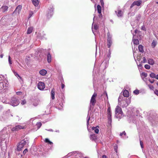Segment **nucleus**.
Wrapping results in <instances>:
<instances>
[{"label": "nucleus", "instance_id": "1", "mask_svg": "<svg viewBox=\"0 0 158 158\" xmlns=\"http://www.w3.org/2000/svg\"><path fill=\"white\" fill-rule=\"evenodd\" d=\"M130 103L129 99H127L123 96L120 95L118 98V104L123 107H126Z\"/></svg>", "mask_w": 158, "mask_h": 158}, {"label": "nucleus", "instance_id": "2", "mask_svg": "<svg viewBox=\"0 0 158 158\" xmlns=\"http://www.w3.org/2000/svg\"><path fill=\"white\" fill-rule=\"evenodd\" d=\"M29 143L28 140L27 138L21 140L19 143L17 148V150L19 151H21L23 147Z\"/></svg>", "mask_w": 158, "mask_h": 158}, {"label": "nucleus", "instance_id": "3", "mask_svg": "<svg viewBox=\"0 0 158 158\" xmlns=\"http://www.w3.org/2000/svg\"><path fill=\"white\" fill-rule=\"evenodd\" d=\"M57 102L56 105L58 106H56V108L60 110H62L63 107V103L64 102V99L63 98H59Z\"/></svg>", "mask_w": 158, "mask_h": 158}, {"label": "nucleus", "instance_id": "4", "mask_svg": "<svg viewBox=\"0 0 158 158\" xmlns=\"http://www.w3.org/2000/svg\"><path fill=\"white\" fill-rule=\"evenodd\" d=\"M123 112L121 108L117 106L115 108V117L118 118H120L122 115Z\"/></svg>", "mask_w": 158, "mask_h": 158}, {"label": "nucleus", "instance_id": "5", "mask_svg": "<svg viewBox=\"0 0 158 158\" xmlns=\"http://www.w3.org/2000/svg\"><path fill=\"white\" fill-rule=\"evenodd\" d=\"M107 106L108 107L107 109V117L108 119V123L110 124H111L112 122L111 119V110L110 109V104L109 103V102L107 101Z\"/></svg>", "mask_w": 158, "mask_h": 158}, {"label": "nucleus", "instance_id": "6", "mask_svg": "<svg viewBox=\"0 0 158 158\" xmlns=\"http://www.w3.org/2000/svg\"><path fill=\"white\" fill-rule=\"evenodd\" d=\"M19 103V99L18 98L15 97H13L11 98L10 101V104L15 106H18Z\"/></svg>", "mask_w": 158, "mask_h": 158}, {"label": "nucleus", "instance_id": "7", "mask_svg": "<svg viewBox=\"0 0 158 158\" xmlns=\"http://www.w3.org/2000/svg\"><path fill=\"white\" fill-rule=\"evenodd\" d=\"M54 9L53 6L52 5H51L48 8L47 13V17L48 19L50 18L52 16Z\"/></svg>", "mask_w": 158, "mask_h": 158}, {"label": "nucleus", "instance_id": "8", "mask_svg": "<svg viewBox=\"0 0 158 158\" xmlns=\"http://www.w3.org/2000/svg\"><path fill=\"white\" fill-rule=\"evenodd\" d=\"M97 93L95 92H94L92 95L91 100H90V106H94L95 105V104L96 102V98L97 97Z\"/></svg>", "mask_w": 158, "mask_h": 158}, {"label": "nucleus", "instance_id": "9", "mask_svg": "<svg viewBox=\"0 0 158 158\" xmlns=\"http://www.w3.org/2000/svg\"><path fill=\"white\" fill-rule=\"evenodd\" d=\"M25 128V126L24 125L20 124L13 127L11 129V130L12 131H17L20 129H24Z\"/></svg>", "mask_w": 158, "mask_h": 158}, {"label": "nucleus", "instance_id": "10", "mask_svg": "<svg viewBox=\"0 0 158 158\" xmlns=\"http://www.w3.org/2000/svg\"><path fill=\"white\" fill-rule=\"evenodd\" d=\"M107 46L108 48H110L111 46L112 43V36L110 35V33L108 32L107 34Z\"/></svg>", "mask_w": 158, "mask_h": 158}, {"label": "nucleus", "instance_id": "11", "mask_svg": "<svg viewBox=\"0 0 158 158\" xmlns=\"http://www.w3.org/2000/svg\"><path fill=\"white\" fill-rule=\"evenodd\" d=\"M10 115V114L8 112H6L2 114L0 118V119L2 121H5L9 118Z\"/></svg>", "mask_w": 158, "mask_h": 158}, {"label": "nucleus", "instance_id": "12", "mask_svg": "<svg viewBox=\"0 0 158 158\" xmlns=\"http://www.w3.org/2000/svg\"><path fill=\"white\" fill-rule=\"evenodd\" d=\"M1 146L2 148L6 149L7 147V139H1Z\"/></svg>", "mask_w": 158, "mask_h": 158}, {"label": "nucleus", "instance_id": "13", "mask_svg": "<svg viewBox=\"0 0 158 158\" xmlns=\"http://www.w3.org/2000/svg\"><path fill=\"white\" fill-rule=\"evenodd\" d=\"M38 88L40 90H44L45 88V86L44 83L41 81H40L38 84Z\"/></svg>", "mask_w": 158, "mask_h": 158}, {"label": "nucleus", "instance_id": "14", "mask_svg": "<svg viewBox=\"0 0 158 158\" xmlns=\"http://www.w3.org/2000/svg\"><path fill=\"white\" fill-rule=\"evenodd\" d=\"M142 1L141 0H138L134 1L131 5L130 8H132L134 6H139L141 4Z\"/></svg>", "mask_w": 158, "mask_h": 158}, {"label": "nucleus", "instance_id": "15", "mask_svg": "<svg viewBox=\"0 0 158 158\" xmlns=\"http://www.w3.org/2000/svg\"><path fill=\"white\" fill-rule=\"evenodd\" d=\"M98 27L96 24H94L93 23L92 25V31L94 34L95 35V32L98 30Z\"/></svg>", "mask_w": 158, "mask_h": 158}, {"label": "nucleus", "instance_id": "16", "mask_svg": "<svg viewBox=\"0 0 158 158\" xmlns=\"http://www.w3.org/2000/svg\"><path fill=\"white\" fill-rule=\"evenodd\" d=\"M97 10L99 14V17L100 18H101L102 17V15L101 14V7L99 5H98L97 6Z\"/></svg>", "mask_w": 158, "mask_h": 158}, {"label": "nucleus", "instance_id": "17", "mask_svg": "<svg viewBox=\"0 0 158 158\" xmlns=\"http://www.w3.org/2000/svg\"><path fill=\"white\" fill-rule=\"evenodd\" d=\"M21 9L22 6L20 5H19L17 6L14 12L16 14L17 13L19 14L21 10Z\"/></svg>", "mask_w": 158, "mask_h": 158}, {"label": "nucleus", "instance_id": "18", "mask_svg": "<svg viewBox=\"0 0 158 158\" xmlns=\"http://www.w3.org/2000/svg\"><path fill=\"white\" fill-rule=\"evenodd\" d=\"M110 53H109L107 55V58H106L105 62V63H106V65L105 66V67L106 68L107 66H108V64L109 63V60L110 58Z\"/></svg>", "mask_w": 158, "mask_h": 158}, {"label": "nucleus", "instance_id": "19", "mask_svg": "<svg viewBox=\"0 0 158 158\" xmlns=\"http://www.w3.org/2000/svg\"><path fill=\"white\" fill-rule=\"evenodd\" d=\"M89 137L91 140L94 141H95V140L98 139L97 136L95 135L94 134L91 135Z\"/></svg>", "mask_w": 158, "mask_h": 158}, {"label": "nucleus", "instance_id": "20", "mask_svg": "<svg viewBox=\"0 0 158 158\" xmlns=\"http://www.w3.org/2000/svg\"><path fill=\"white\" fill-rule=\"evenodd\" d=\"M123 94L124 96L123 97H128L129 96V92L128 90L125 89L123 91Z\"/></svg>", "mask_w": 158, "mask_h": 158}, {"label": "nucleus", "instance_id": "21", "mask_svg": "<svg viewBox=\"0 0 158 158\" xmlns=\"http://www.w3.org/2000/svg\"><path fill=\"white\" fill-rule=\"evenodd\" d=\"M39 73L42 76H44L47 74V71L46 70L43 69L39 71Z\"/></svg>", "mask_w": 158, "mask_h": 158}, {"label": "nucleus", "instance_id": "22", "mask_svg": "<svg viewBox=\"0 0 158 158\" xmlns=\"http://www.w3.org/2000/svg\"><path fill=\"white\" fill-rule=\"evenodd\" d=\"M150 77L158 80V74L156 75L154 73H152L150 74Z\"/></svg>", "mask_w": 158, "mask_h": 158}, {"label": "nucleus", "instance_id": "23", "mask_svg": "<svg viewBox=\"0 0 158 158\" xmlns=\"http://www.w3.org/2000/svg\"><path fill=\"white\" fill-rule=\"evenodd\" d=\"M116 14L118 17H121L122 16L123 13L121 10H118L115 11Z\"/></svg>", "mask_w": 158, "mask_h": 158}, {"label": "nucleus", "instance_id": "24", "mask_svg": "<svg viewBox=\"0 0 158 158\" xmlns=\"http://www.w3.org/2000/svg\"><path fill=\"white\" fill-rule=\"evenodd\" d=\"M99 127L98 126H97L96 127H93L92 129L94 131L95 133L98 134V133L99 131Z\"/></svg>", "mask_w": 158, "mask_h": 158}, {"label": "nucleus", "instance_id": "25", "mask_svg": "<svg viewBox=\"0 0 158 158\" xmlns=\"http://www.w3.org/2000/svg\"><path fill=\"white\" fill-rule=\"evenodd\" d=\"M33 4L35 6H37L39 4V1L38 0H31Z\"/></svg>", "mask_w": 158, "mask_h": 158}, {"label": "nucleus", "instance_id": "26", "mask_svg": "<svg viewBox=\"0 0 158 158\" xmlns=\"http://www.w3.org/2000/svg\"><path fill=\"white\" fill-rule=\"evenodd\" d=\"M148 63L152 65H153L154 64L155 62L154 60L152 59L149 58L148 59Z\"/></svg>", "mask_w": 158, "mask_h": 158}, {"label": "nucleus", "instance_id": "27", "mask_svg": "<svg viewBox=\"0 0 158 158\" xmlns=\"http://www.w3.org/2000/svg\"><path fill=\"white\" fill-rule=\"evenodd\" d=\"M47 61L49 63L51 61V56L50 53H48L47 55Z\"/></svg>", "mask_w": 158, "mask_h": 158}, {"label": "nucleus", "instance_id": "28", "mask_svg": "<svg viewBox=\"0 0 158 158\" xmlns=\"http://www.w3.org/2000/svg\"><path fill=\"white\" fill-rule=\"evenodd\" d=\"M40 101L39 100H35L33 102V105L35 106H37L39 103Z\"/></svg>", "mask_w": 158, "mask_h": 158}, {"label": "nucleus", "instance_id": "29", "mask_svg": "<svg viewBox=\"0 0 158 158\" xmlns=\"http://www.w3.org/2000/svg\"><path fill=\"white\" fill-rule=\"evenodd\" d=\"M51 97L52 99L55 98V89L53 88L51 90Z\"/></svg>", "mask_w": 158, "mask_h": 158}, {"label": "nucleus", "instance_id": "30", "mask_svg": "<svg viewBox=\"0 0 158 158\" xmlns=\"http://www.w3.org/2000/svg\"><path fill=\"white\" fill-rule=\"evenodd\" d=\"M8 9V7L7 6H2L1 9V10L3 12H4L6 11Z\"/></svg>", "mask_w": 158, "mask_h": 158}, {"label": "nucleus", "instance_id": "31", "mask_svg": "<svg viewBox=\"0 0 158 158\" xmlns=\"http://www.w3.org/2000/svg\"><path fill=\"white\" fill-rule=\"evenodd\" d=\"M147 75V73L144 72H143L141 74V76L143 80L144 77H146Z\"/></svg>", "mask_w": 158, "mask_h": 158}, {"label": "nucleus", "instance_id": "32", "mask_svg": "<svg viewBox=\"0 0 158 158\" xmlns=\"http://www.w3.org/2000/svg\"><path fill=\"white\" fill-rule=\"evenodd\" d=\"M14 74L16 76L18 79H20V80H22V78L19 75V74L16 72H15V71H13Z\"/></svg>", "mask_w": 158, "mask_h": 158}, {"label": "nucleus", "instance_id": "33", "mask_svg": "<svg viewBox=\"0 0 158 158\" xmlns=\"http://www.w3.org/2000/svg\"><path fill=\"white\" fill-rule=\"evenodd\" d=\"M33 30V27H32L28 28L27 30V34H30L32 32Z\"/></svg>", "mask_w": 158, "mask_h": 158}, {"label": "nucleus", "instance_id": "34", "mask_svg": "<svg viewBox=\"0 0 158 158\" xmlns=\"http://www.w3.org/2000/svg\"><path fill=\"white\" fill-rule=\"evenodd\" d=\"M133 43L134 44H139V40L137 39H134L133 40Z\"/></svg>", "mask_w": 158, "mask_h": 158}, {"label": "nucleus", "instance_id": "35", "mask_svg": "<svg viewBox=\"0 0 158 158\" xmlns=\"http://www.w3.org/2000/svg\"><path fill=\"white\" fill-rule=\"evenodd\" d=\"M157 42L156 40H153L152 44V46L153 48H154L156 46Z\"/></svg>", "mask_w": 158, "mask_h": 158}, {"label": "nucleus", "instance_id": "36", "mask_svg": "<svg viewBox=\"0 0 158 158\" xmlns=\"http://www.w3.org/2000/svg\"><path fill=\"white\" fill-rule=\"evenodd\" d=\"M45 142L46 143H48V144H49L50 145H52L53 144V143L52 142L50 141L49 140V139L48 138H46L45 139Z\"/></svg>", "mask_w": 158, "mask_h": 158}, {"label": "nucleus", "instance_id": "37", "mask_svg": "<svg viewBox=\"0 0 158 158\" xmlns=\"http://www.w3.org/2000/svg\"><path fill=\"white\" fill-rule=\"evenodd\" d=\"M45 35V34L44 33V32L43 31L40 34V35H38V36H39L40 39H43V38H44V36Z\"/></svg>", "mask_w": 158, "mask_h": 158}, {"label": "nucleus", "instance_id": "38", "mask_svg": "<svg viewBox=\"0 0 158 158\" xmlns=\"http://www.w3.org/2000/svg\"><path fill=\"white\" fill-rule=\"evenodd\" d=\"M138 48L139 51L141 52H143V47L142 45H140L139 46Z\"/></svg>", "mask_w": 158, "mask_h": 158}, {"label": "nucleus", "instance_id": "39", "mask_svg": "<svg viewBox=\"0 0 158 158\" xmlns=\"http://www.w3.org/2000/svg\"><path fill=\"white\" fill-rule=\"evenodd\" d=\"M88 116L87 117V129H88L89 128V121L90 119V117H88Z\"/></svg>", "mask_w": 158, "mask_h": 158}, {"label": "nucleus", "instance_id": "40", "mask_svg": "<svg viewBox=\"0 0 158 158\" xmlns=\"http://www.w3.org/2000/svg\"><path fill=\"white\" fill-rule=\"evenodd\" d=\"M36 125L38 127V129H39L41 127L42 123L41 122H37L36 124Z\"/></svg>", "mask_w": 158, "mask_h": 158}, {"label": "nucleus", "instance_id": "41", "mask_svg": "<svg viewBox=\"0 0 158 158\" xmlns=\"http://www.w3.org/2000/svg\"><path fill=\"white\" fill-rule=\"evenodd\" d=\"M8 61L9 64L10 65H11L12 64V62L10 59V56H8Z\"/></svg>", "mask_w": 158, "mask_h": 158}, {"label": "nucleus", "instance_id": "42", "mask_svg": "<svg viewBox=\"0 0 158 158\" xmlns=\"http://www.w3.org/2000/svg\"><path fill=\"white\" fill-rule=\"evenodd\" d=\"M144 67L145 69H149L150 68V66L148 64H145L144 66Z\"/></svg>", "mask_w": 158, "mask_h": 158}, {"label": "nucleus", "instance_id": "43", "mask_svg": "<svg viewBox=\"0 0 158 158\" xmlns=\"http://www.w3.org/2000/svg\"><path fill=\"white\" fill-rule=\"evenodd\" d=\"M148 87L151 90H153L154 89L153 86L151 85H149Z\"/></svg>", "mask_w": 158, "mask_h": 158}, {"label": "nucleus", "instance_id": "44", "mask_svg": "<svg viewBox=\"0 0 158 158\" xmlns=\"http://www.w3.org/2000/svg\"><path fill=\"white\" fill-rule=\"evenodd\" d=\"M26 103V101L25 100H24L21 102V103L22 105H23L25 104Z\"/></svg>", "mask_w": 158, "mask_h": 158}, {"label": "nucleus", "instance_id": "45", "mask_svg": "<svg viewBox=\"0 0 158 158\" xmlns=\"http://www.w3.org/2000/svg\"><path fill=\"white\" fill-rule=\"evenodd\" d=\"M134 94L136 95L138 94H139V91L138 90H135L134 91Z\"/></svg>", "mask_w": 158, "mask_h": 158}, {"label": "nucleus", "instance_id": "46", "mask_svg": "<svg viewBox=\"0 0 158 158\" xmlns=\"http://www.w3.org/2000/svg\"><path fill=\"white\" fill-rule=\"evenodd\" d=\"M142 62L143 63H145L147 62V60L145 57H144L143 58V60L142 61Z\"/></svg>", "mask_w": 158, "mask_h": 158}, {"label": "nucleus", "instance_id": "47", "mask_svg": "<svg viewBox=\"0 0 158 158\" xmlns=\"http://www.w3.org/2000/svg\"><path fill=\"white\" fill-rule=\"evenodd\" d=\"M140 143L141 148H143V144L142 142L140 140Z\"/></svg>", "mask_w": 158, "mask_h": 158}, {"label": "nucleus", "instance_id": "48", "mask_svg": "<svg viewBox=\"0 0 158 158\" xmlns=\"http://www.w3.org/2000/svg\"><path fill=\"white\" fill-rule=\"evenodd\" d=\"M117 148H118V147L117 145L114 146V150L116 152H117Z\"/></svg>", "mask_w": 158, "mask_h": 158}, {"label": "nucleus", "instance_id": "49", "mask_svg": "<svg viewBox=\"0 0 158 158\" xmlns=\"http://www.w3.org/2000/svg\"><path fill=\"white\" fill-rule=\"evenodd\" d=\"M28 151L27 149V148L25 149L23 152V154H25Z\"/></svg>", "mask_w": 158, "mask_h": 158}, {"label": "nucleus", "instance_id": "50", "mask_svg": "<svg viewBox=\"0 0 158 158\" xmlns=\"http://www.w3.org/2000/svg\"><path fill=\"white\" fill-rule=\"evenodd\" d=\"M123 135H126V133L125 132V131H123V132L120 134V135L121 136H122Z\"/></svg>", "mask_w": 158, "mask_h": 158}, {"label": "nucleus", "instance_id": "51", "mask_svg": "<svg viewBox=\"0 0 158 158\" xmlns=\"http://www.w3.org/2000/svg\"><path fill=\"white\" fill-rule=\"evenodd\" d=\"M91 1L93 3H95V5H94V7H95L96 6V3L95 2H97V0H91Z\"/></svg>", "mask_w": 158, "mask_h": 158}, {"label": "nucleus", "instance_id": "52", "mask_svg": "<svg viewBox=\"0 0 158 158\" xmlns=\"http://www.w3.org/2000/svg\"><path fill=\"white\" fill-rule=\"evenodd\" d=\"M100 2L101 4V5L102 6H103L104 5V2L103 0H100Z\"/></svg>", "mask_w": 158, "mask_h": 158}, {"label": "nucleus", "instance_id": "53", "mask_svg": "<svg viewBox=\"0 0 158 158\" xmlns=\"http://www.w3.org/2000/svg\"><path fill=\"white\" fill-rule=\"evenodd\" d=\"M154 93L157 96H158V90L156 89L154 91Z\"/></svg>", "mask_w": 158, "mask_h": 158}, {"label": "nucleus", "instance_id": "54", "mask_svg": "<svg viewBox=\"0 0 158 158\" xmlns=\"http://www.w3.org/2000/svg\"><path fill=\"white\" fill-rule=\"evenodd\" d=\"M16 94L18 95H20L22 94V92H16Z\"/></svg>", "mask_w": 158, "mask_h": 158}, {"label": "nucleus", "instance_id": "55", "mask_svg": "<svg viewBox=\"0 0 158 158\" xmlns=\"http://www.w3.org/2000/svg\"><path fill=\"white\" fill-rule=\"evenodd\" d=\"M33 121V118H31L29 120V122L28 124H30L31 123H32V121Z\"/></svg>", "mask_w": 158, "mask_h": 158}, {"label": "nucleus", "instance_id": "56", "mask_svg": "<svg viewBox=\"0 0 158 158\" xmlns=\"http://www.w3.org/2000/svg\"><path fill=\"white\" fill-rule=\"evenodd\" d=\"M149 81L151 83H154L155 80H151L150 79H149Z\"/></svg>", "mask_w": 158, "mask_h": 158}, {"label": "nucleus", "instance_id": "57", "mask_svg": "<svg viewBox=\"0 0 158 158\" xmlns=\"http://www.w3.org/2000/svg\"><path fill=\"white\" fill-rule=\"evenodd\" d=\"M141 29L145 31L146 29L144 26H143L141 27Z\"/></svg>", "mask_w": 158, "mask_h": 158}, {"label": "nucleus", "instance_id": "58", "mask_svg": "<svg viewBox=\"0 0 158 158\" xmlns=\"http://www.w3.org/2000/svg\"><path fill=\"white\" fill-rule=\"evenodd\" d=\"M46 130H47V129H46ZM47 130L48 131H52V132H53V130L51 129H49L48 130Z\"/></svg>", "mask_w": 158, "mask_h": 158}, {"label": "nucleus", "instance_id": "59", "mask_svg": "<svg viewBox=\"0 0 158 158\" xmlns=\"http://www.w3.org/2000/svg\"><path fill=\"white\" fill-rule=\"evenodd\" d=\"M76 152H71L70 153H69V155H70V154H71V155H73V154H74V153H75Z\"/></svg>", "mask_w": 158, "mask_h": 158}, {"label": "nucleus", "instance_id": "60", "mask_svg": "<svg viewBox=\"0 0 158 158\" xmlns=\"http://www.w3.org/2000/svg\"><path fill=\"white\" fill-rule=\"evenodd\" d=\"M64 85L63 84H61V88L63 89L64 87Z\"/></svg>", "mask_w": 158, "mask_h": 158}, {"label": "nucleus", "instance_id": "61", "mask_svg": "<svg viewBox=\"0 0 158 158\" xmlns=\"http://www.w3.org/2000/svg\"><path fill=\"white\" fill-rule=\"evenodd\" d=\"M138 66L139 67H141L142 66V64H139L138 65Z\"/></svg>", "mask_w": 158, "mask_h": 158}, {"label": "nucleus", "instance_id": "62", "mask_svg": "<svg viewBox=\"0 0 158 158\" xmlns=\"http://www.w3.org/2000/svg\"><path fill=\"white\" fill-rule=\"evenodd\" d=\"M102 158H107V157L106 155H104L102 156Z\"/></svg>", "mask_w": 158, "mask_h": 158}, {"label": "nucleus", "instance_id": "63", "mask_svg": "<svg viewBox=\"0 0 158 158\" xmlns=\"http://www.w3.org/2000/svg\"><path fill=\"white\" fill-rule=\"evenodd\" d=\"M3 57V55L2 54H1L0 55V57L1 58H2Z\"/></svg>", "mask_w": 158, "mask_h": 158}, {"label": "nucleus", "instance_id": "64", "mask_svg": "<svg viewBox=\"0 0 158 158\" xmlns=\"http://www.w3.org/2000/svg\"><path fill=\"white\" fill-rule=\"evenodd\" d=\"M138 30H135V34H136L138 32Z\"/></svg>", "mask_w": 158, "mask_h": 158}]
</instances>
